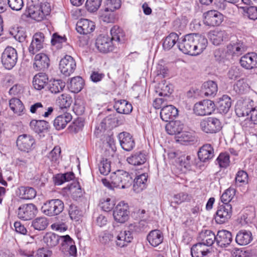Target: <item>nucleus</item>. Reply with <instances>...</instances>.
<instances>
[{
  "instance_id": "23",
  "label": "nucleus",
  "mask_w": 257,
  "mask_h": 257,
  "mask_svg": "<svg viewBox=\"0 0 257 257\" xmlns=\"http://www.w3.org/2000/svg\"><path fill=\"white\" fill-rule=\"evenodd\" d=\"M193 39L195 51V56H196L201 54L206 49L208 41L204 36L194 33H193Z\"/></svg>"
},
{
  "instance_id": "46",
  "label": "nucleus",
  "mask_w": 257,
  "mask_h": 257,
  "mask_svg": "<svg viewBox=\"0 0 257 257\" xmlns=\"http://www.w3.org/2000/svg\"><path fill=\"white\" fill-rule=\"evenodd\" d=\"M68 189L72 198L77 200L82 196L83 191L78 182H74L68 186Z\"/></svg>"
},
{
  "instance_id": "5",
  "label": "nucleus",
  "mask_w": 257,
  "mask_h": 257,
  "mask_svg": "<svg viewBox=\"0 0 257 257\" xmlns=\"http://www.w3.org/2000/svg\"><path fill=\"white\" fill-rule=\"evenodd\" d=\"M232 213V206L230 204L219 203L214 216L215 221L218 224H223L228 221Z\"/></svg>"
},
{
  "instance_id": "55",
  "label": "nucleus",
  "mask_w": 257,
  "mask_h": 257,
  "mask_svg": "<svg viewBox=\"0 0 257 257\" xmlns=\"http://www.w3.org/2000/svg\"><path fill=\"white\" fill-rule=\"evenodd\" d=\"M72 101L71 97L67 94H61L57 99V103L61 108L69 107Z\"/></svg>"
},
{
  "instance_id": "51",
  "label": "nucleus",
  "mask_w": 257,
  "mask_h": 257,
  "mask_svg": "<svg viewBox=\"0 0 257 257\" xmlns=\"http://www.w3.org/2000/svg\"><path fill=\"white\" fill-rule=\"evenodd\" d=\"M9 105L11 109L16 114L20 115L24 109V106L22 102L18 98H13L9 101Z\"/></svg>"
},
{
  "instance_id": "43",
  "label": "nucleus",
  "mask_w": 257,
  "mask_h": 257,
  "mask_svg": "<svg viewBox=\"0 0 257 257\" xmlns=\"http://www.w3.org/2000/svg\"><path fill=\"white\" fill-rule=\"evenodd\" d=\"M84 84V82L82 77L80 76L74 77L71 79L68 85V88L71 92L78 93L83 88Z\"/></svg>"
},
{
  "instance_id": "19",
  "label": "nucleus",
  "mask_w": 257,
  "mask_h": 257,
  "mask_svg": "<svg viewBox=\"0 0 257 257\" xmlns=\"http://www.w3.org/2000/svg\"><path fill=\"white\" fill-rule=\"evenodd\" d=\"M232 241V236L230 231L224 229L218 231L216 235V243L218 246L226 247Z\"/></svg>"
},
{
  "instance_id": "31",
  "label": "nucleus",
  "mask_w": 257,
  "mask_h": 257,
  "mask_svg": "<svg viewBox=\"0 0 257 257\" xmlns=\"http://www.w3.org/2000/svg\"><path fill=\"white\" fill-rule=\"evenodd\" d=\"M252 238V233L250 231L242 229L237 233L235 241L240 245H245L249 244Z\"/></svg>"
},
{
  "instance_id": "4",
  "label": "nucleus",
  "mask_w": 257,
  "mask_h": 257,
  "mask_svg": "<svg viewBox=\"0 0 257 257\" xmlns=\"http://www.w3.org/2000/svg\"><path fill=\"white\" fill-rule=\"evenodd\" d=\"M201 130L207 134H213L219 132L221 128V123L218 118L208 117L201 120L200 122Z\"/></svg>"
},
{
  "instance_id": "22",
  "label": "nucleus",
  "mask_w": 257,
  "mask_h": 257,
  "mask_svg": "<svg viewBox=\"0 0 257 257\" xmlns=\"http://www.w3.org/2000/svg\"><path fill=\"white\" fill-rule=\"evenodd\" d=\"M178 109L173 105L167 104L161 110L160 116L166 122L174 119L178 115Z\"/></svg>"
},
{
  "instance_id": "41",
  "label": "nucleus",
  "mask_w": 257,
  "mask_h": 257,
  "mask_svg": "<svg viewBox=\"0 0 257 257\" xmlns=\"http://www.w3.org/2000/svg\"><path fill=\"white\" fill-rule=\"evenodd\" d=\"M41 11L39 5L34 4L30 5L27 8L26 15L32 19L37 21H41L44 19L41 15Z\"/></svg>"
},
{
  "instance_id": "16",
  "label": "nucleus",
  "mask_w": 257,
  "mask_h": 257,
  "mask_svg": "<svg viewBox=\"0 0 257 257\" xmlns=\"http://www.w3.org/2000/svg\"><path fill=\"white\" fill-rule=\"evenodd\" d=\"M239 63L243 68L247 70L257 68V54L251 52L244 55L240 58Z\"/></svg>"
},
{
  "instance_id": "29",
  "label": "nucleus",
  "mask_w": 257,
  "mask_h": 257,
  "mask_svg": "<svg viewBox=\"0 0 257 257\" xmlns=\"http://www.w3.org/2000/svg\"><path fill=\"white\" fill-rule=\"evenodd\" d=\"M71 114L68 112L57 116L54 120L53 125L56 130L59 131L64 129L67 123L72 120Z\"/></svg>"
},
{
  "instance_id": "63",
  "label": "nucleus",
  "mask_w": 257,
  "mask_h": 257,
  "mask_svg": "<svg viewBox=\"0 0 257 257\" xmlns=\"http://www.w3.org/2000/svg\"><path fill=\"white\" fill-rule=\"evenodd\" d=\"M106 10L111 12L119 9L121 7V0H107L105 3Z\"/></svg>"
},
{
  "instance_id": "24",
  "label": "nucleus",
  "mask_w": 257,
  "mask_h": 257,
  "mask_svg": "<svg viewBox=\"0 0 257 257\" xmlns=\"http://www.w3.org/2000/svg\"><path fill=\"white\" fill-rule=\"evenodd\" d=\"M95 27L94 22L87 19H81L77 23L76 30L78 33L86 35L92 32Z\"/></svg>"
},
{
  "instance_id": "10",
  "label": "nucleus",
  "mask_w": 257,
  "mask_h": 257,
  "mask_svg": "<svg viewBox=\"0 0 257 257\" xmlns=\"http://www.w3.org/2000/svg\"><path fill=\"white\" fill-rule=\"evenodd\" d=\"M38 212L37 207L32 203L23 204L18 210V217L23 220L32 219Z\"/></svg>"
},
{
  "instance_id": "14",
  "label": "nucleus",
  "mask_w": 257,
  "mask_h": 257,
  "mask_svg": "<svg viewBox=\"0 0 257 257\" xmlns=\"http://www.w3.org/2000/svg\"><path fill=\"white\" fill-rule=\"evenodd\" d=\"M101 140L102 141V146L101 147V150L104 151V155L106 157L112 155V154L116 150L113 136L112 135H104Z\"/></svg>"
},
{
  "instance_id": "13",
  "label": "nucleus",
  "mask_w": 257,
  "mask_h": 257,
  "mask_svg": "<svg viewBox=\"0 0 257 257\" xmlns=\"http://www.w3.org/2000/svg\"><path fill=\"white\" fill-rule=\"evenodd\" d=\"M117 138L121 148L127 152L132 151L135 147V142L132 135L130 133L123 132L120 133Z\"/></svg>"
},
{
  "instance_id": "15",
  "label": "nucleus",
  "mask_w": 257,
  "mask_h": 257,
  "mask_svg": "<svg viewBox=\"0 0 257 257\" xmlns=\"http://www.w3.org/2000/svg\"><path fill=\"white\" fill-rule=\"evenodd\" d=\"M214 149L210 144L203 145L198 151V158L201 162L204 163L210 161L214 158Z\"/></svg>"
},
{
  "instance_id": "62",
  "label": "nucleus",
  "mask_w": 257,
  "mask_h": 257,
  "mask_svg": "<svg viewBox=\"0 0 257 257\" xmlns=\"http://www.w3.org/2000/svg\"><path fill=\"white\" fill-rule=\"evenodd\" d=\"M73 110L77 115H82L85 111V106L83 101L80 99H76Z\"/></svg>"
},
{
  "instance_id": "52",
  "label": "nucleus",
  "mask_w": 257,
  "mask_h": 257,
  "mask_svg": "<svg viewBox=\"0 0 257 257\" xmlns=\"http://www.w3.org/2000/svg\"><path fill=\"white\" fill-rule=\"evenodd\" d=\"M48 224V221L45 217H39L33 220L32 226L35 230L41 231L45 230Z\"/></svg>"
},
{
  "instance_id": "37",
  "label": "nucleus",
  "mask_w": 257,
  "mask_h": 257,
  "mask_svg": "<svg viewBox=\"0 0 257 257\" xmlns=\"http://www.w3.org/2000/svg\"><path fill=\"white\" fill-rule=\"evenodd\" d=\"M210 252V249L201 243L194 244L191 248L192 257H206Z\"/></svg>"
},
{
  "instance_id": "34",
  "label": "nucleus",
  "mask_w": 257,
  "mask_h": 257,
  "mask_svg": "<svg viewBox=\"0 0 257 257\" xmlns=\"http://www.w3.org/2000/svg\"><path fill=\"white\" fill-rule=\"evenodd\" d=\"M114 108L118 113L120 114H128L133 110V106L131 103L124 99L118 100L115 101Z\"/></svg>"
},
{
  "instance_id": "40",
  "label": "nucleus",
  "mask_w": 257,
  "mask_h": 257,
  "mask_svg": "<svg viewBox=\"0 0 257 257\" xmlns=\"http://www.w3.org/2000/svg\"><path fill=\"white\" fill-rule=\"evenodd\" d=\"M156 92L160 96H169L172 92V85L164 80L156 86Z\"/></svg>"
},
{
  "instance_id": "2",
  "label": "nucleus",
  "mask_w": 257,
  "mask_h": 257,
  "mask_svg": "<svg viewBox=\"0 0 257 257\" xmlns=\"http://www.w3.org/2000/svg\"><path fill=\"white\" fill-rule=\"evenodd\" d=\"M64 207L63 202L58 199L47 201L42 206L43 213L49 216L57 215L61 213Z\"/></svg>"
},
{
  "instance_id": "36",
  "label": "nucleus",
  "mask_w": 257,
  "mask_h": 257,
  "mask_svg": "<svg viewBox=\"0 0 257 257\" xmlns=\"http://www.w3.org/2000/svg\"><path fill=\"white\" fill-rule=\"evenodd\" d=\"M48 77L45 73H39L36 74L33 80V85L36 90L43 89L48 83Z\"/></svg>"
},
{
  "instance_id": "42",
  "label": "nucleus",
  "mask_w": 257,
  "mask_h": 257,
  "mask_svg": "<svg viewBox=\"0 0 257 257\" xmlns=\"http://www.w3.org/2000/svg\"><path fill=\"white\" fill-rule=\"evenodd\" d=\"M30 127L34 132L39 134L48 130L49 123L44 120L33 119L30 122Z\"/></svg>"
},
{
  "instance_id": "45",
  "label": "nucleus",
  "mask_w": 257,
  "mask_h": 257,
  "mask_svg": "<svg viewBox=\"0 0 257 257\" xmlns=\"http://www.w3.org/2000/svg\"><path fill=\"white\" fill-rule=\"evenodd\" d=\"M65 86V83L60 79L50 80L48 83L49 90L54 94L61 92Z\"/></svg>"
},
{
  "instance_id": "48",
  "label": "nucleus",
  "mask_w": 257,
  "mask_h": 257,
  "mask_svg": "<svg viewBox=\"0 0 257 257\" xmlns=\"http://www.w3.org/2000/svg\"><path fill=\"white\" fill-rule=\"evenodd\" d=\"M60 236L53 232H47L43 237V241L50 247H54L59 243Z\"/></svg>"
},
{
  "instance_id": "44",
  "label": "nucleus",
  "mask_w": 257,
  "mask_h": 257,
  "mask_svg": "<svg viewBox=\"0 0 257 257\" xmlns=\"http://www.w3.org/2000/svg\"><path fill=\"white\" fill-rule=\"evenodd\" d=\"M179 35L176 33H171L163 40V47L165 50H169L179 41Z\"/></svg>"
},
{
  "instance_id": "38",
  "label": "nucleus",
  "mask_w": 257,
  "mask_h": 257,
  "mask_svg": "<svg viewBox=\"0 0 257 257\" xmlns=\"http://www.w3.org/2000/svg\"><path fill=\"white\" fill-rule=\"evenodd\" d=\"M231 105V98L227 95H223L219 98L217 104V109L221 113H226L228 112Z\"/></svg>"
},
{
  "instance_id": "7",
  "label": "nucleus",
  "mask_w": 257,
  "mask_h": 257,
  "mask_svg": "<svg viewBox=\"0 0 257 257\" xmlns=\"http://www.w3.org/2000/svg\"><path fill=\"white\" fill-rule=\"evenodd\" d=\"M215 109V104L213 101L205 99L195 104L193 108L194 112L199 116L210 115Z\"/></svg>"
},
{
  "instance_id": "12",
  "label": "nucleus",
  "mask_w": 257,
  "mask_h": 257,
  "mask_svg": "<svg viewBox=\"0 0 257 257\" xmlns=\"http://www.w3.org/2000/svg\"><path fill=\"white\" fill-rule=\"evenodd\" d=\"M128 206L124 201L120 202L115 207L113 216L115 220L119 223H124L128 218Z\"/></svg>"
},
{
  "instance_id": "61",
  "label": "nucleus",
  "mask_w": 257,
  "mask_h": 257,
  "mask_svg": "<svg viewBox=\"0 0 257 257\" xmlns=\"http://www.w3.org/2000/svg\"><path fill=\"white\" fill-rule=\"evenodd\" d=\"M100 173L103 175H108L111 171L110 162L107 159H103L99 165Z\"/></svg>"
},
{
  "instance_id": "59",
  "label": "nucleus",
  "mask_w": 257,
  "mask_h": 257,
  "mask_svg": "<svg viewBox=\"0 0 257 257\" xmlns=\"http://www.w3.org/2000/svg\"><path fill=\"white\" fill-rule=\"evenodd\" d=\"M74 240L69 235H61L59 240V243L61 246V249L63 251H66L68 246L73 243Z\"/></svg>"
},
{
  "instance_id": "33",
  "label": "nucleus",
  "mask_w": 257,
  "mask_h": 257,
  "mask_svg": "<svg viewBox=\"0 0 257 257\" xmlns=\"http://www.w3.org/2000/svg\"><path fill=\"white\" fill-rule=\"evenodd\" d=\"M184 125L179 120L169 121L166 125V131L170 135H179L183 129Z\"/></svg>"
},
{
  "instance_id": "3",
  "label": "nucleus",
  "mask_w": 257,
  "mask_h": 257,
  "mask_svg": "<svg viewBox=\"0 0 257 257\" xmlns=\"http://www.w3.org/2000/svg\"><path fill=\"white\" fill-rule=\"evenodd\" d=\"M18 61L17 50L11 46L5 48L1 56V61L4 67L8 70L12 69Z\"/></svg>"
},
{
  "instance_id": "53",
  "label": "nucleus",
  "mask_w": 257,
  "mask_h": 257,
  "mask_svg": "<svg viewBox=\"0 0 257 257\" xmlns=\"http://www.w3.org/2000/svg\"><path fill=\"white\" fill-rule=\"evenodd\" d=\"M111 40L114 42H119L124 36L122 29L117 25L114 26L110 30Z\"/></svg>"
},
{
  "instance_id": "21",
  "label": "nucleus",
  "mask_w": 257,
  "mask_h": 257,
  "mask_svg": "<svg viewBox=\"0 0 257 257\" xmlns=\"http://www.w3.org/2000/svg\"><path fill=\"white\" fill-rule=\"evenodd\" d=\"M198 240L208 247L216 242V235L210 230H203L199 234Z\"/></svg>"
},
{
  "instance_id": "57",
  "label": "nucleus",
  "mask_w": 257,
  "mask_h": 257,
  "mask_svg": "<svg viewBox=\"0 0 257 257\" xmlns=\"http://www.w3.org/2000/svg\"><path fill=\"white\" fill-rule=\"evenodd\" d=\"M235 190L232 188L226 189L222 194L220 200L223 204H230L229 202L235 195Z\"/></svg>"
},
{
  "instance_id": "54",
  "label": "nucleus",
  "mask_w": 257,
  "mask_h": 257,
  "mask_svg": "<svg viewBox=\"0 0 257 257\" xmlns=\"http://www.w3.org/2000/svg\"><path fill=\"white\" fill-rule=\"evenodd\" d=\"M99 20L100 22L105 23H113L115 21L114 14L109 10L100 11L99 12Z\"/></svg>"
},
{
  "instance_id": "27",
  "label": "nucleus",
  "mask_w": 257,
  "mask_h": 257,
  "mask_svg": "<svg viewBox=\"0 0 257 257\" xmlns=\"http://www.w3.org/2000/svg\"><path fill=\"white\" fill-rule=\"evenodd\" d=\"M49 62V58L46 54L39 53L35 57L34 68L38 71L44 70L48 68Z\"/></svg>"
},
{
  "instance_id": "64",
  "label": "nucleus",
  "mask_w": 257,
  "mask_h": 257,
  "mask_svg": "<svg viewBox=\"0 0 257 257\" xmlns=\"http://www.w3.org/2000/svg\"><path fill=\"white\" fill-rule=\"evenodd\" d=\"M242 9L245 15L250 20H255L257 19V7L250 6L242 7Z\"/></svg>"
},
{
  "instance_id": "35",
  "label": "nucleus",
  "mask_w": 257,
  "mask_h": 257,
  "mask_svg": "<svg viewBox=\"0 0 257 257\" xmlns=\"http://www.w3.org/2000/svg\"><path fill=\"white\" fill-rule=\"evenodd\" d=\"M148 177L147 174L143 173L137 176L134 180L133 179L134 182L133 188L135 192L139 193L146 188Z\"/></svg>"
},
{
  "instance_id": "49",
  "label": "nucleus",
  "mask_w": 257,
  "mask_h": 257,
  "mask_svg": "<svg viewBox=\"0 0 257 257\" xmlns=\"http://www.w3.org/2000/svg\"><path fill=\"white\" fill-rule=\"evenodd\" d=\"M61 149L59 146L55 147L48 154L47 158L51 163V166H56L59 163L60 158Z\"/></svg>"
},
{
  "instance_id": "6",
  "label": "nucleus",
  "mask_w": 257,
  "mask_h": 257,
  "mask_svg": "<svg viewBox=\"0 0 257 257\" xmlns=\"http://www.w3.org/2000/svg\"><path fill=\"white\" fill-rule=\"evenodd\" d=\"M193 34L186 35L180 39L177 43L179 50L185 54L195 56Z\"/></svg>"
},
{
  "instance_id": "26",
  "label": "nucleus",
  "mask_w": 257,
  "mask_h": 257,
  "mask_svg": "<svg viewBox=\"0 0 257 257\" xmlns=\"http://www.w3.org/2000/svg\"><path fill=\"white\" fill-rule=\"evenodd\" d=\"M133 239L132 232L130 231L121 230L116 236L115 243L119 247L126 246Z\"/></svg>"
},
{
  "instance_id": "39",
  "label": "nucleus",
  "mask_w": 257,
  "mask_h": 257,
  "mask_svg": "<svg viewBox=\"0 0 257 257\" xmlns=\"http://www.w3.org/2000/svg\"><path fill=\"white\" fill-rule=\"evenodd\" d=\"M18 195L23 199L29 200L34 198L36 196V191L32 187L21 186L17 192Z\"/></svg>"
},
{
  "instance_id": "32",
  "label": "nucleus",
  "mask_w": 257,
  "mask_h": 257,
  "mask_svg": "<svg viewBox=\"0 0 257 257\" xmlns=\"http://www.w3.org/2000/svg\"><path fill=\"white\" fill-rule=\"evenodd\" d=\"M164 236L162 232L159 229L151 231L147 236V240L153 246L156 247L163 241Z\"/></svg>"
},
{
  "instance_id": "58",
  "label": "nucleus",
  "mask_w": 257,
  "mask_h": 257,
  "mask_svg": "<svg viewBox=\"0 0 257 257\" xmlns=\"http://www.w3.org/2000/svg\"><path fill=\"white\" fill-rule=\"evenodd\" d=\"M248 176L247 173L243 170L237 172L235 176V183L239 186L247 184Z\"/></svg>"
},
{
  "instance_id": "30",
  "label": "nucleus",
  "mask_w": 257,
  "mask_h": 257,
  "mask_svg": "<svg viewBox=\"0 0 257 257\" xmlns=\"http://www.w3.org/2000/svg\"><path fill=\"white\" fill-rule=\"evenodd\" d=\"M218 91L216 83L213 81L205 82L202 85L201 91L206 97H214Z\"/></svg>"
},
{
  "instance_id": "11",
  "label": "nucleus",
  "mask_w": 257,
  "mask_h": 257,
  "mask_svg": "<svg viewBox=\"0 0 257 257\" xmlns=\"http://www.w3.org/2000/svg\"><path fill=\"white\" fill-rule=\"evenodd\" d=\"M76 67L75 60L69 55H66L61 60L59 63L60 71L65 76H69L72 74Z\"/></svg>"
},
{
  "instance_id": "25",
  "label": "nucleus",
  "mask_w": 257,
  "mask_h": 257,
  "mask_svg": "<svg viewBox=\"0 0 257 257\" xmlns=\"http://www.w3.org/2000/svg\"><path fill=\"white\" fill-rule=\"evenodd\" d=\"M97 50L102 53L113 50V41L108 36L100 35L97 38Z\"/></svg>"
},
{
  "instance_id": "50",
  "label": "nucleus",
  "mask_w": 257,
  "mask_h": 257,
  "mask_svg": "<svg viewBox=\"0 0 257 257\" xmlns=\"http://www.w3.org/2000/svg\"><path fill=\"white\" fill-rule=\"evenodd\" d=\"M215 164L218 165L220 169H225L230 164V156L228 153H221L215 161Z\"/></svg>"
},
{
  "instance_id": "60",
  "label": "nucleus",
  "mask_w": 257,
  "mask_h": 257,
  "mask_svg": "<svg viewBox=\"0 0 257 257\" xmlns=\"http://www.w3.org/2000/svg\"><path fill=\"white\" fill-rule=\"evenodd\" d=\"M249 88L248 85L244 79L238 80L234 85V90L238 94H243L246 92Z\"/></svg>"
},
{
  "instance_id": "56",
  "label": "nucleus",
  "mask_w": 257,
  "mask_h": 257,
  "mask_svg": "<svg viewBox=\"0 0 257 257\" xmlns=\"http://www.w3.org/2000/svg\"><path fill=\"white\" fill-rule=\"evenodd\" d=\"M114 205L113 200L108 197L101 199L99 203L101 209L105 212L111 211L113 208Z\"/></svg>"
},
{
  "instance_id": "17",
  "label": "nucleus",
  "mask_w": 257,
  "mask_h": 257,
  "mask_svg": "<svg viewBox=\"0 0 257 257\" xmlns=\"http://www.w3.org/2000/svg\"><path fill=\"white\" fill-rule=\"evenodd\" d=\"M246 50L245 44L237 40L235 42L231 41L227 46V53L233 57L238 56Z\"/></svg>"
},
{
  "instance_id": "9",
  "label": "nucleus",
  "mask_w": 257,
  "mask_h": 257,
  "mask_svg": "<svg viewBox=\"0 0 257 257\" xmlns=\"http://www.w3.org/2000/svg\"><path fill=\"white\" fill-rule=\"evenodd\" d=\"M204 24L208 26L215 27L219 26L223 21V15L216 10H210L205 13Z\"/></svg>"
},
{
  "instance_id": "47",
  "label": "nucleus",
  "mask_w": 257,
  "mask_h": 257,
  "mask_svg": "<svg viewBox=\"0 0 257 257\" xmlns=\"http://www.w3.org/2000/svg\"><path fill=\"white\" fill-rule=\"evenodd\" d=\"M74 178V174L72 172L58 174L54 177V182L56 185H61L66 182L73 180Z\"/></svg>"
},
{
  "instance_id": "1",
  "label": "nucleus",
  "mask_w": 257,
  "mask_h": 257,
  "mask_svg": "<svg viewBox=\"0 0 257 257\" xmlns=\"http://www.w3.org/2000/svg\"><path fill=\"white\" fill-rule=\"evenodd\" d=\"M132 174L123 170H117L110 175V181L106 178H101L103 186L109 190L115 188L126 189L129 188L133 182Z\"/></svg>"
},
{
  "instance_id": "8",
  "label": "nucleus",
  "mask_w": 257,
  "mask_h": 257,
  "mask_svg": "<svg viewBox=\"0 0 257 257\" xmlns=\"http://www.w3.org/2000/svg\"><path fill=\"white\" fill-rule=\"evenodd\" d=\"M17 145L21 151L29 153L35 149L36 144L35 140L33 136L24 134L18 137Z\"/></svg>"
},
{
  "instance_id": "28",
  "label": "nucleus",
  "mask_w": 257,
  "mask_h": 257,
  "mask_svg": "<svg viewBox=\"0 0 257 257\" xmlns=\"http://www.w3.org/2000/svg\"><path fill=\"white\" fill-rule=\"evenodd\" d=\"M148 160L146 153L143 151H139L132 154L127 158L126 161L133 166H140L145 164Z\"/></svg>"
},
{
  "instance_id": "18",
  "label": "nucleus",
  "mask_w": 257,
  "mask_h": 257,
  "mask_svg": "<svg viewBox=\"0 0 257 257\" xmlns=\"http://www.w3.org/2000/svg\"><path fill=\"white\" fill-rule=\"evenodd\" d=\"M44 42V35L42 33H37L33 37L31 43L29 47V52L32 55L43 48Z\"/></svg>"
},
{
  "instance_id": "20",
  "label": "nucleus",
  "mask_w": 257,
  "mask_h": 257,
  "mask_svg": "<svg viewBox=\"0 0 257 257\" xmlns=\"http://www.w3.org/2000/svg\"><path fill=\"white\" fill-rule=\"evenodd\" d=\"M208 37L213 45L218 46L228 39V35L225 31L217 29L210 31Z\"/></svg>"
}]
</instances>
